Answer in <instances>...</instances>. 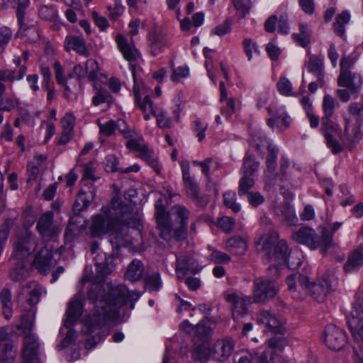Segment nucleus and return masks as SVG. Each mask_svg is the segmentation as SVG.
<instances>
[{
    "label": "nucleus",
    "mask_w": 363,
    "mask_h": 363,
    "mask_svg": "<svg viewBox=\"0 0 363 363\" xmlns=\"http://www.w3.org/2000/svg\"><path fill=\"white\" fill-rule=\"evenodd\" d=\"M255 181L252 177L243 175L239 182L238 194L239 196L248 194L250 190L254 186Z\"/></svg>",
    "instance_id": "nucleus-48"
},
{
    "label": "nucleus",
    "mask_w": 363,
    "mask_h": 363,
    "mask_svg": "<svg viewBox=\"0 0 363 363\" xmlns=\"http://www.w3.org/2000/svg\"><path fill=\"white\" fill-rule=\"evenodd\" d=\"M113 228V219L109 215L98 214L92 218L90 235L92 238H100Z\"/></svg>",
    "instance_id": "nucleus-16"
},
{
    "label": "nucleus",
    "mask_w": 363,
    "mask_h": 363,
    "mask_svg": "<svg viewBox=\"0 0 363 363\" xmlns=\"http://www.w3.org/2000/svg\"><path fill=\"white\" fill-rule=\"evenodd\" d=\"M105 166L107 172H121V168L118 167V159L114 155H108L105 158Z\"/></svg>",
    "instance_id": "nucleus-58"
},
{
    "label": "nucleus",
    "mask_w": 363,
    "mask_h": 363,
    "mask_svg": "<svg viewBox=\"0 0 363 363\" xmlns=\"http://www.w3.org/2000/svg\"><path fill=\"white\" fill-rule=\"evenodd\" d=\"M56 264L53 254L47 247H43L35 256L33 267L42 274H47Z\"/></svg>",
    "instance_id": "nucleus-14"
},
{
    "label": "nucleus",
    "mask_w": 363,
    "mask_h": 363,
    "mask_svg": "<svg viewBox=\"0 0 363 363\" xmlns=\"http://www.w3.org/2000/svg\"><path fill=\"white\" fill-rule=\"evenodd\" d=\"M288 248L285 240H279L267 253V259L269 262H273L279 266L285 264L288 258Z\"/></svg>",
    "instance_id": "nucleus-20"
},
{
    "label": "nucleus",
    "mask_w": 363,
    "mask_h": 363,
    "mask_svg": "<svg viewBox=\"0 0 363 363\" xmlns=\"http://www.w3.org/2000/svg\"><path fill=\"white\" fill-rule=\"evenodd\" d=\"M330 281L328 279V275H324L321 281L318 282L310 283L308 281V286L303 288L310 296L321 302L325 299V296L333 289Z\"/></svg>",
    "instance_id": "nucleus-17"
},
{
    "label": "nucleus",
    "mask_w": 363,
    "mask_h": 363,
    "mask_svg": "<svg viewBox=\"0 0 363 363\" xmlns=\"http://www.w3.org/2000/svg\"><path fill=\"white\" fill-rule=\"evenodd\" d=\"M53 218V213L47 211L41 215L37 221L36 229L40 237L46 241L56 237L61 230L54 223Z\"/></svg>",
    "instance_id": "nucleus-8"
},
{
    "label": "nucleus",
    "mask_w": 363,
    "mask_h": 363,
    "mask_svg": "<svg viewBox=\"0 0 363 363\" xmlns=\"http://www.w3.org/2000/svg\"><path fill=\"white\" fill-rule=\"evenodd\" d=\"M83 303L79 299H74L69 303L67 311V318L64 325L70 328L80 318L83 312Z\"/></svg>",
    "instance_id": "nucleus-25"
},
{
    "label": "nucleus",
    "mask_w": 363,
    "mask_h": 363,
    "mask_svg": "<svg viewBox=\"0 0 363 363\" xmlns=\"http://www.w3.org/2000/svg\"><path fill=\"white\" fill-rule=\"evenodd\" d=\"M125 146L129 150L137 152L139 154V157L145 153L148 149L147 144L144 143L142 137L129 139L126 142Z\"/></svg>",
    "instance_id": "nucleus-44"
},
{
    "label": "nucleus",
    "mask_w": 363,
    "mask_h": 363,
    "mask_svg": "<svg viewBox=\"0 0 363 363\" xmlns=\"http://www.w3.org/2000/svg\"><path fill=\"white\" fill-rule=\"evenodd\" d=\"M144 160L147 164H149L157 174L160 173V168L158 164L157 160L153 156V152L149 148L140 157Z\"/></svg>",
    "instance_id": "nucleus-54"
},
{
    "label": "nucleus",
    "mask_w": 363,
    "mask_h": 363,
    "mask_svg": "<svg viewBox=\"0 0 363 363\" xmlns=\"http://www.w3.org/2000/svg\"><path fill=\"white\" fill-rule=\"evenodd\" d=\"M277 87L279 92L282 95L289 96L292 94V85L290 81L284 77H282L279 79L277 84Z\"/></svg>",
    "instance_id": "nucleus-57"
},
{
    "label": "nucleus",
    "mask_w": 363,
    "mask_h": 363,
    "mask_svg": "<svg viewBox=\"0 0 363 363\" xmlns=\"http://www.w3.org/2000/svg\"><path fill=\"white\" fill-rule=\"evenodd\" d=\"M65 48L67 52L71 50L76 51L78 54L88 57L89 52L86 49L85 40L83 38L76 35H69L65 40Z\"/></svg>",
    "instance_id": "nucleus-28"
},
{
    "label": "nucleus",
    "mask_w": 363,
    "mask_h": 363,
    "mask_svg": "<svg viewBox=\"0 0 363 363\" xmlns=\"http://www.w3.org/2000/svg\"><path fill=\"white\" fill-rule=\"evenodd\" d=\"M19 104L18 99L14 98H1L0 99V111H10L15 108Z\"/></svg>",
    "instance_id": "nucleus-61"
},
{
    "label": "nucleus",
    "mask_w": 363,
    "mask_h": 363,
    "mask_svg": "<svg viewBox=\"0 0 363 363\" xmlns=\"http://www.w3.org/2000/svg\"><path fill=\"white\" fill-rule=\"evenodd\" d=\"M350 21V14L347 11H343L337 14L335 17V21L333 24L335 33L343 38L345 33V26L349 23Z\"/></svg>",
    "instance_id": "nucleus-38"
},
{
    "label": "nucleus",
    "mask_w": 363,
    "mask_h": 363,
    "mask_svg": "<svg viewBox=\"0 0 363 363\" xmlns=\"http://www.w3.org/2000/svg\"><path fill=\"white\" fill-rule=\"evenodd\" d=\"M325 342L330 350H340L347 342L345 331L335 325H328L325 329Z\"/></svg>",
    "instance_id": "nucleus-10"
},
{
    "label": "nucleus",
    "mask_w": 363,
    "mask_h": 363,
    "mask_svg": "<svg viewBox=\"0 0 363 363\" xmlns=\"http://www.w3.org/2000/svg\"><path fill=\"white\" fill-rule=\"evenodd\" d=\"M200 271L199 264L191 254H181L177 257L175 272L179 280H183L189 274Z\"/></svg>",
    "instance_id": "nucleus-11"
},
{
    "label": "nucleus",
    "mask_w": 363,
    "mask_h": 363,
    "mask_svg": "<svg viewBox=\"0 0 363 363\" xmlns=\"http://www.w3.org/2000/svg\"><path fill=\"white\" fill-rule=\"evenodd\" d=\"M223 197V203L225 207L231 209L234 213H238L240 211L241 206L236 202V194L235 192H225Z\"/></svg>",
    "instance_id": "nucleus-47"
},
{
    "label": "nucleus",
    "mask_w": 363,
    "mask_h": 363,
    "mask_svg": "<svg viewBox=\"0 0 363 363\" xmlns=\"http://www.w3.org/2000/svg\"><path fill=\"white\" fill-rule=\"evenodd\" d=\"M118 253V252L113 250L108 256L104 252H100L96 256L94 261L97 272L96 279L101 281L111 274L115 267L114 262Z\"/></svg>",
    "instance_id": "nucleus-13"
},
{
    "label": "nucleus",
    "mask_w": 363,
    "mask_h": 363,
    "mask_svg": "<svg viewBox=\"0 0 363 363\" xmlns=\"http://www.w3.org/2000/svg\"><path fill=\"white\" fill-rule=\"evenodd\" d=\"M279 235L276 231L271 230L262 235L257 242V247L259 251H265L267 253L278 242Z\"/></svg>",
    "instance_id": "nucleus-34"
},
{
    "label": "nucleus",
    "mask_w": 363,
    "mask_h": 363,
    "mask_svg": "<svg viewBox=\"0 0 363 363\" xmlns=\"http://www.w3.org/2000/svg\"><path fill=\"white\" fill-rule=\"evenodd\" d=\"M268 111L272 118L267 120V124L273 128L274 125L278 127H289L290 124L289 116L282 109L274 111V112L269 108Z\"/></svg>",
    "instance_id": "nucleus-33"
},
{
    "label": "nucleus",
    "mask_w": 363,
    "mask_h": 363,
    "mask_svg": "<svg viewBox=\"0 0 363 363\" xmlns=\"http://www.w3.org/2000/svg\"><path fill=\"white\" fill-rule=\"evenodd\" d=\"M171 45L166 34L160 28H153L147 34V46L150 53L156 56L163 51L164 48Z\"/></svg>",
    "instance_id": "nucleus-12"
},
{
    "label": "nucleus",
    "mask_w": 363,
    "mask_h": 363,
    "mask_svg": "<svg viewBox=\"0 0 363 363\" xmlns=\"http://www.w3.org/2000/svg\"><path fill=\"white\" fill-rule=\"evenodd\" d=\"M0 302L4 316L7 320L10 319L13 314L12 294L10 289L4 287L1 290Z\"/></svg>",
    "instance_id": "nucleus-32"
},
{
    "label": "nucleus",
    "mask_w": 363,
    "mask_h": 363,
    "mask_svg": "<svg viewBox=\"0 0 363 363\" xmlns=\"http://www.w3.org/2000/svg\"><path fill=\"white\" fill-rule=\"evenodd\" d=\"M140 294L136 291H129L125 285L112 287L105 300L96 304V310L84 321L82 332L90 335L84 344L86 350L94 348L106 335L102 328L110 320H115L118 316V309L129 303V308L133 309L135 301Z\"/></svg>",
    "instance_id": "nucleus-1"
},
{
    "label": "nucleus",
    "mask_w": 363,
    "mask_h": 363,
    "mask_svg": "<svg viewBox=\"0 0 363 363\" xmlns=\"http://www.w3.org/2000/svg\"><path fill=\"white\" fill-rule=\"evenodd\" d=\"M225 299L230 304L232 315L235 320L246 315L248 311V306L255 303L252 296H240L235 293L225 295Z\"/></svg>",
    "instance_id": "nucleus-9"
},
{
    "label": "nucleus",
    "mask_w": 363,
    "mask_h": 363,
    "mask_svg": "<svg viewBox=\"0 0 363 363\" xmlns=\"http://www.w3.org/2000/svg\"><path fill=\"white\" fill-rule=\"evenodd\" d=\"M218 227L225 233H230L235 226V220L233 218L224 216L218 221Z\"/></svg>",
    "instance_id": "nucleus-63"
},
{
    "label": "nucleus",
    "mask_w": 363,
    "mask_h": 363,
    "mask_svg": "<svg viewBox=\"0 0 363 363\" xmlns=\"http://www.w3.org/2000/svg\"><path fill=\"white\" fill-rule=\"evenodd\" d=\"M118 48L122 53L123 57L132 62L135 60L137 50L132 47L128 42V40L121 34H118L116 38Z\"/></svg>",
    "instance_id": "nucleus-30"
},
{
    "label": "nucleus",
    "mask_w": 363,
    "mask_h": 363,
    "mask_svg": "<svg viewBox=\"0 0 363 363\" xmlns=\"http://www.w3.org/2000/svg\"><path fill=\"white\" fill-rule=\"evenodd\" d=\"M232 2L242 18L245 16L251 8L250 0H232Z\"/></svg>",
    "instance_id": "nucleus-53"
},
{
    "label": "nucleus",
    "mask_w": 363,
    "mask_h": 363,
    "mask_svg": "<svg viewBox=\"0 0 363 363\" xmlns=\"http://www.w3.org/2000/svg\"><path fill=\"white\" fill-rule=\"evenodd\" d=\"M257 321L264 325L269 332L279 334L282 332L281 322L269 311H262L257 315Z\"/></svg>",
    "instance_id": "nucleus-22"
},
{
    "label": "nucleus",
    "mask_w": 363,
    "mask_h": 363,
    "mask_svg": "<svg viewBox=\"0 0 363 363\" xmlns=\"http://www.w3.org/2000/svg\"><path fill=\"white\" fill-rule=\"evenodd\" d=\"M87 297L94 302L95 311L97 302L105 300V291L99 281L91 284L87 292Z\"/></svg>",
    "instance_id": "nucleus-41"
},
{
    "label": "nucleus",
    "mask_w": 363,
    "mask_h": 363,
    "mask_svg": "<svg viewBox=\"0 0 363 363\" xmlns=\"http://www.w3.org/2000/svg\"><path fill=\"white\" fill-rule=\"evenodd\" d=\"M345 138L346 141L351 145L357 143L362 138L361 127L362 123H359L355 121L354 125L351 127L350 120L349 118L345 119Z\"/></svg>",
    "instance_id": "nucleus-29"
},
{
    "label": "nucleus",
    "mask_w": 363,
    "mask_h": 363,
    "mask_svg": "<svg viewBox=\"0 0 363 363\" xmlns=\"http://www.w3.org/2000/svg\"><path fill=\"white\" fill-rule=\"evenodd\" d=\"M235 349V341L232 338L217 340L211 350V357L218 362H225Z\"/></svg>",
    "instance_id": "nucleus-18"
},
{
    "label": "nucleus",
    "mask_w": 363,
    "mask_h": 363,
    "mask_svg": "<svg viewBox=\"0 0 363 363\" xmlns=\"http://www.w3.org/2000/svg\"><path fill=\"white\" fill-rule=\"evenodd\" d=\"M112 100V97L109 92L103 88L96 89V94L92 99L94 105L98 106L103 103H110Z\"/></svg>",
    "instance_id": "nucleus-51"
},
{
    "label": "nucleus",
    "mask_w": 363,
    "mask_h": 363,
    "mask_svg": "<svg viewBox=\"0 0 363 363\" xmlns=\"http://www.w3.org/2000/svg\"><path fill=\"white\" fill-rule=\"evenodd\" d=\"M42 287L35 281L21 286L17 290L16 300L21 311L32 309L40 301Z\"/></svg>",
    "instance_id": "nucleus-4"
},
{
    "label": "nucleus",
    "mask_w": 363,
    "mask_h": 363,
    "mask_svg": "<svg viewBox=\"0 0 363 363\" xmlns=\"http://www.w3.org/2000/svg\"><path fill=\"white\" fill-rule=\"evenodd\" d=\"M259 163L256 161L255 157L250 154H246L243 165L241 168V172L243 175L252 177L255 172L257 170Z\"/></svg>",
    "instance_id": "nucleus-43"
},
{
    "label": "nucleus",
    "mask_w": 363,
    "mask_h": 363,
    "mask_svg": "<svg viewBox=\"0 0 363 363\" xmlns=\"http://www.w3.org/2000/svg\"><path fill=\"white\" fill-rule=\"evenodd\" d=\"M39 346L38 339L35 335L31 333L26 335L23 338L22 363H39Z\"/></svg>",
    "instance_id": "nucleus-15"
},
{
    "label": "nucleus",
    "mask_w": 363,
    "mask_h": 363,
    "mask_svg": "<svg viewBox=\"0 0 363 363\" xmlns=\"http://www.w3.org/2000/svg\"><path fill=\"white\" fill-rule=\"evenodd\" d=\"M21 316V325L26 330H30L33 328L35 313L30 309Z\"/></svg>",
    "instance_id": "nucleus-56"
},
{
    "label": "nucleus",
    "mask_w": 363,
    "mask_h": 363,
    "mask_svg": "<svg viewBox=\"0 0 363 363\" xmlns=\"http://www.w3.org/2000/svg\"><path fill=\"white\" fill-rule=\"evenodd\" d=\"M254 359L252 352H242L236 353L233 357L234 363H252Z\"/></svg>",
    "instance_id": "nucleus-64"
},
{
    "label": "nucleus",
    "mask_w": 363,
    "mask_h": 363,
    "mask_svg": "<svg viewBox=\"0 0 363 363\" xmlns=\"http://www.w3.org/2000/svg\"><path fill=\"white\" fill-rule=\"evenodd\" d=\"M320 233V238L313 228L302 227L292 234V238L298 243L307 245L311 250L323 246L322 251L325 254L333 245V235L325 228H321Z\"/></svg>",
    "instance_id": "nucleus-3"
},
{
    "label": "nucleus",
    "mask_w": 363,
    "mask_h": 363,
    "mask_svg": "<svg viewBox=\"0 0 363 363\" xmlns=\"http://www.w3.org/2000/svg\"><path fill=\"white\" fill-rule=\"evenodd\" d=\"M63 130L73 132L75 123V117L71 113H67L61 121Z\"/></svg>",
    "instance_id": "nucleus-62"
},
{
    "label": "nucleus",
    "mask_w": 363,
    "mask_h": 363,
    "mask_svg": "<svg viewBox=\"0 0 363 363\" xmlns=\"http://www.w3.org/2000/svg\"><path fill=\"white\" fill-rule=\"evenodd\" d=\"M296 279H298V286L302 289L308 286V278L306 276L300 273H294L286 279V284L291 292L296 291Z\"/></svg>",
    "instance_id": "nucleus-39"
},
{
    "label": "nucleus",
    "mask_w": 363,
    "mask_h": 363,
    "mask_svg": "<svg viewBox=\"0 0 363 363\" xmlns=\"http://www.w3.org/2000/svg\"><path fill=\"white\" fill-rule=\"evenodd\" d=\"M10 269L9 277L13 282H22L29 276V270L26 266V259L10 257Z\"/></svg>",
    "instance_id": "nucleus-19"
},
{
    "label": "nucleus",
    "mask_w": 363,
    "mask_h": 363,
    "mask_svg": "<svg viewBox=\"0 0 363 363\" xmlns=\"http://www.w3.org/2000/svg\"><path fill=\"white\" fill-rule=\"evenodd\" d=\"M133 93L135 96V101L139 108L143 111L145 112L147 110V106H149L151 109H152V101H151L150 96L147 95L144 97L143 101H140V96L139 94V89L135 85L133 86ZM152 111V110H151Z\"/></svg>",
    "instance_id": "nucleus-52"
},
{
    "label": "nucleus",
    "mask_w": 363,
    "mask_h": 363,
    "mask_svg": "<svg viewBox=\"0 0 363 363\" xmlns=\"http://www.w3.org/2000/svg\"><path fill=\"white\" fill-rule=\"evenodd\" d=\"M15 356L13 341L0 343V363H12Z\"/></svg>",
    "instance_id": "nucleus-40"
},
{
    "label": "nucleus",
    "mask_w": 363,
    "mask_h": 363,
    "mask_svg": "<svg viewBox=\"0 0 363 363\" xmlns=\"http://www.w3.org/2000/svg\"><path fill=\"white\" fill-rule=\"evenodd\" d=\"M85 69L88 79L90 82H94L97 78L99 72L98 62L93 59L88 60L85 65Z\"/></svg>",
    "instance_id": "nucleus-49"
},
{
    "label": "nucleus",
    "mask_w": 363,
    "mask_h": 363,
    "mask_svg": "<svg viewBox=\"0 0 363 363\" xmlns=\"http://www.w3.org/2000/svg\"><path fill=\"white\" fill-rule=\"evenodd\" d=\"M184 184L187 196L200 207H205L208 203L207 195H200L198 184L194 181L188 182Z\"/></svg>",
    "instance_id": "nucleus-27"
},
{
    "label": "nucleus",
    "mask_w": 363,
    "mask_h": 363,
    "mask_svg": "<svg viewBox=\"0 0 363 363\" xmlns=\"http://www.w3.org/2000/svg\"><path fill=\"white\" fill-rule=\"evenodd\" d=\"M12 38V31L8 27L0 28V54L2 53Z\"/></svg>",
    "instance_id": "nucleus-55"
},
{
    "label": "nucleus",
    "mask_w": 363,
    "mask_h": 363,
    "mask_svg": "<svg viewBox=\"0 0 363 363\" xmlns=\"http://www.w3.org/2000/svg\"><path fill=\"white\" fill-rule=\"evenodd\" d=\"M145 283L147 289L150 291H158L162 286L160 274L152 273L145 277Z\"/></svg>",
    "instance_id": "nucleus-46"
},
{
    "label": "nucleus",
    "mask_w": 363,
    "mask_h": 363,
    "mask_svg": "<svg viewBox=\"0 0 363 363\" xmlns=\"http://www.w3.org/2000/svg\"><path fill=\"white\" fill-rule=\"evenodd\" d=\"M211 325L210 320L207 318L199 323L192 334L193 342H210L213 333Z\"/></svg>",
    "instance_id": "nucleus-23"
},
{
    "label": "nucleus",
    "mask_w": 363,
    "mask_h": 363,
    "mask_svg": "<svg viewBox=\"0 0 363 363\" xmlns=\"http://www.w3.org/2000/svg\"><path fill=\"white\" fill-rule=\"evenodd\" d=\"M348 112L357 123H363V96L362 103L353 102L348 106Z\"/></svg>",
    "instance_id": "nucleus-45"
},
{
    "label": "nucleus",
    "mask_w": 363,
    "mask_h": 363,
    "mask_svg": "<svg viewBox=\"0 0 363 363\" xmlns=\"http://www.w3.org/2000/svg\"><path fill=\"white\" fill-rule=\"evenodd\" d=\"M144 272V265L140 260L133 259L128 265L125 277L131 282L138 281Z\"/></svg>",
    "instance_id": "nucleus-35"
},
{
    "label": "nucleus",
    "mask_w": 363,
    "mask_h": 363,
    "mask_svg": "<svg viewBox=\"0 0 363 363\" xmlns=\"http://www.w3.org/2000/svg\"><path fill=\"white\" fill-rule=\"evenodd\" d=\"M278 286L275 281L266 278H257L254 281L252 298L255 303H262L275 296Z\"/></svg>",
    "instance_id": "nucleus-6"
},
{
    "label": "nucleus",
    "mask_w": 363,
    "mask_h": 363,
    "mask_svg": "<svg viewBox=\"0 0 363 363\" xmlns=\"http://www.w3.org/2000/svg\"><path fill=\"white\" fill-rule=\"evenodd\" d=\"M155 207L160 237L165 241L172 239L177 241L184 240L187 235L189 211L185 206L176 205L171 208L169 213L166 211L161 199L156 201Z\"/></svg>",
    "instance_id": "nucleus-2"
},
{
    "label": "nucleus",
    "mask_w": 363,
    "mask_h": 363,
    "mask_svg": "<svg viewBox=\"0 0 363 363\" xmlns=\"http://www.w3.org/2000/svg\"><path fill=\"white\" fill-rule=\"evenodd\" d=\"M38 14L41 19L45 21H52L57 16V11L52 7L43 6L39 9Z\"/></svg>",
    "instance_id": "nucleus-59"
},
{
    "label": "nucleus",
    "mask_w": 363,
    "mask_h": 363,
    "mask_svg": "<svg viewBox=\"0 0 363 363\" xmlns=\"http://www.w3.org/2000/svg\"><path fill=\"white\" fill-rule=\"evenodd\" d=\"M127 225L132 228L131 234H134L137 238H139L140 240L143 241V238L141 235V230L143 228V225L141 222L140 215L138 211H136L134 214H133L130 217H128L126 219Z\"/></svg>",
    "instance_id": "nucleus-42"
},
{
    "label": "nucleus",
    "mask_w": 363,
    "mask_h": 363,
    "mask_svg": "<svg viewBox=\"0 0 363 363\" xmlns=\"http://www.w3.org/2000/svg\"><path fill=\"white\" fill-rule=\"evenodd\" d=\"M193 342L192 358L199 361H206L208 357H211V350L209 348V342Z\"/></svg>",
    "instance_id": "nucleus-37"
},
{
    "label": "nucleus",
    "mask_w": 363,
    "mask_h": 363,
    "mask_svg": "<svg viewBox=\"0 0 363 363\" xmlns=\"http://www.w3.org/2000/svg\"><path fill=\"white\" fill-rule=\"evenodd\" d=\"M14 224L13 218H6L3 224L0 226V241L6 242L9 233V230Z\"/></svg>",
    "instance_id": "nucleus-60"
},
{
    "label": "nucleus",
    "mask_w": 363,
    "mask_h": 363,
    "mask_svg": "<svg viewBox=\"0 0 363 363\" xmlns=\"http://www.w3.org/2000/svg\"><path fill=\"white\" fill-rule=\"evenodd\" d=\"M226 248L235 255H243L247 250V245L246 240L240 237H233L227 240Z\"/></svg>",
    "instance_id": "nucleus-36"
},
{
    "label": "nucleus",
    "mask_w": 363,
    "mask_h": 363,
    "mask_svg": "<svg viewBox=\"0 0 363 363\" xmlns=\"http://www.w3.org/2000/svg\"><path fill=\"white\" fill-rule=\"evenodd\" d=\"M347 323L353 340L363 343V318L347 317Z\"/></svg>",
    "instance_id": "nucleus-31"
},
{
    "label": "nucleus",
    "mask_w": 363,
    "mask_h": 363,
    "mask_svg": "<svg viewBox=\"0 0 363 363\" xmlns=\"http://www.w3.org/2000/svg\"><path fill=\"white\" fill-rule=\"evenodd\" d=\"M308 71L314 74L318 79L320 87L325 84L324 80V65L323 60L316 55H311L306 63Z\"/></svg>",
    "instance_id": "nucleus-26"
},
{
    "label": "nucleus",
    "mask_w": 363,
    "mask_h": 363,
    "mask_svg": "<svg viewBox=\"0 0 363 363\" xmlns=\"http://www.w3.org/2000/svg\"><path fill=\"white\" fill-rule=\"evenodd\" d=\"M278 149L275 146L269 145L267 157V167L269 172H273L277 167Z\"/></svg>",
    "instance_id": "nucleus-50"
},
{
    "label": "nucleus",
    "mask_w": 363,
    "mask_h": 363,
    "mask_svg": "<svg viewBox=\"0 0 363 363\" xmlns=\"http://www.w3.org/2000/svg\"><path fill=\"white\" fill-rule=\"evenodd\" d=\"M362 264L363 246L359 245L349 254L343 269L346 273H353L357 272Z\"/></svg>",
    "instance_id": "nucleus-24"
},
{
    "label": "nucleus",
    "mask_w": 363,
    "mask_h": 363,
    "mask_svg": "<svg viewBox=\"0 0 363 363\" xmlns=\"http://www.w3.org/2000/svg\"><path fill=\"white\" fill-rule=\"evenodd\" d=\"M337 85L342 87H347L352 92L358 94L362 85V77L359 74L352 72L339 74Z\"/></svg>",
    "instance_id": "nucleus-21"
},
{
    "label": "nucleus",
    "mask_w": 363,
    "mask_h": 363,
    "mask_svg": "<svg viewBox=\"0 0 363 363\" xmlns=\"http://www.w3.org/2000/svg\"><path fill=\"white\" fill-rule=\"evenodd\" d=\"M110 242L113 250L118 252L121 247L139 248L143 241L137 238L134 234H131L129 230L123 229L111 233Z\"/></svg>",
    "instance_id": "nucleus-7"
},
{
    "label": "nucleus",
    "mask_w": 363,
    "mask_h": 363,
    "mask_svg": "<svg viewBox=\"0 0 363 363\" xmlns=\"http://www.w3.org/2000/svg\"><path fill=\"white\" fill-rule=\"evenodd\" d=\"M35 236L28 230L17 233L13 239V250L11 257L26 259L37 248Z\"/></svg>",
    "instance_id": "nucleus-5"
}]
</instances>
